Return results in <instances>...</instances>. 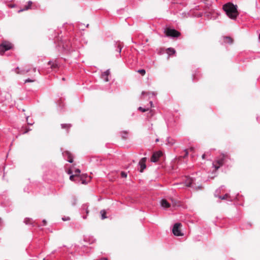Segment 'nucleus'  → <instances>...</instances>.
I'll use <instances>...</instances> for the list:
<instances>
[{
    "instance_id": "nucleus-1",
    "label": "nucleus",
    "mask_w": 260,
    "mask_h": 260,
    "mask_svg": "<svg viewBox=\"0 0 260 260\" xmlns=\"http://www.w3.org/2000/svg\"><path fill=\"white\" fill-rule=\"evenodd\" d=\"M199 173H200L196 172L192 174L190 176H185L184 179L185 185L196 190H202L203 187L201 184L199 183L202 178L200 175H198Z\"/></svg>"
},
{
    "instance_id": "nucleus-2",
    "label": "nucleus",
    "mask_w": 260,
    "mask_h": 260,
    "mask_svg": "<svg viewBox=\"0 0 260 260\" xmlns=\"http://www.w3.org/2000/svg\"><path fill=\"white\" fill-rule=\"evenodd\" d=\"M222 9L231 19L236 20L239 15L237 6L231 2H228L224 4L222 6Z\"/></svg>"
},
{
    "instance_id": "nucleus-3",
    "label": "nucleus",
    "mask_w": 260,
    "mask_h": 260,
    "mask_svg": "<svg viewBox=\"0 0 260 260\" xmlns=\"http://www.w3.org/2000/svg\"><path fill=\"white\" fill-rule=\"evenodd\" d=\"M231 159L227 154H221L213 162L212 165L215 170H218L222 166H229Z\"/></svg>"
},
{
    "instance_id": "nucleus-4",
    "label": "nucleus",
    "mask_w": 260,
    "mask_h": 260,
    "mask_svg": "<svg viewBox=\"0 0 260 260\" xmlns=\"http://www.w3.org/2000/svg\"><path fill=\"white\" fill-rule=\"evenodd\" d=\"M70 179L77 184H86L90 181L91 177L87 174H82L81 175L74 174L70 175Z\"/></svg>"
},
{
    "instance_id": "nucleus-5",
    "label": "nucleus",
    "mask_w": 260,
    "mask_h": 260,
    "mask_svg": "<svg viewBox=\"0 0 260 260\" xmlns=\"http://www.w3.org/2000/svg\"><path fill=\"white\" fill-rule=\"evenodd\" d=\"M164 32L166 36L171 38H178L181 35V33L179 31L171 27L166 28Z\"/></svg>"
},
{
    "instance_id": "nucleus-6",
    "label": "nucleus",
    "mask_w": 260,
    "mask_h": 260,
    "mask_svg": "<svg viewBox=\"0 0 260 260\" xmlns=\"http://www.w3.org/2000/svg\"><path fill=\"white\" fill-rule=\"evenodd\" d=\"M13 47V45L9 42L4 41L0 44V53H4L6 51L10 50Z\"/></svg>"
},
{
    "instance_id": "nucleus-7",
    "label": "nucleus",
    "mask_w": 260,
    "mask_h": 260,
    "mask_svg": "<svg viewBox=\"0 0 260 260\" xmlns=\"http://www.w3.org/2000/svg\"><path fill=\"white\" fill-rule=\"evenodd\" d=\"M114 46L115 48V51L117 52V54H116V57H120L121 49L123 47V43L119 41H114Z\"/></svg>"
},
{
    "instance_id": "nucleus-8",
    "label": "nucleus",
    "mask_w": 260,
    "mask_h": 260,
    "mask_svg": "<svg viewBox=\"0 0 260 260\" xmlns=\"http://www.w3.org/2000/svg\"><path fill=\"white\" fill-rule=\"evenodd\" d=\"M62 48L67 52H71L75 50L74 47L70 40L62 43Z\"/></svg>"
},
{
    "instance_id": "nucleus-9",
    "label": "nucleus",
    "mask_w": 260,
    "mask_h": 260,
    "mask_svg": "<svg viewBox=\"0 0 260 260\" xmlns=\"http://www.w3.org/2000/svg\"><path fill=\"white\" fill-rule=\"evenodd\" d=\"M181 225V224L178 222L174 224L172 229V232L175 236H180L182 235V234L181 233L180 230H179V228Z\"/></svg>"
},
{
    "instance_id": "nucleus-10",
    "label": "nucleus",
    "mask_w": 260,
    "mask_h": 260,
    "mask_svg": "<svg viewBox=\"0 0 260 260\" xmlns=\"http://www.w3.org/2000/svg\"><path fill=\"white\" fill-rule=\"evenodd\" d=\"M147 161V158L146 157H143L142 158L139 163H138V170L141 172L142 173L144 169L146 168V162Z\"/></svg>"
},
{
    "instance_id": "nucleus-11",
    "label": "nucleus",
    "mask_w": 260,
    "mask_h": 260,
    "mask_svg": "<svg viewBox=\"0 0 260 260\" xmlns=\"http://www.w3.org/2000/svg\"><path fill=\"white\" fill-rule=\"evenodd\" d=\"M162 154V152L160 151L154 152L150 158V161L152 162H157Z\"/></svg>"
},
{
    "instance_id": "nucleus-12",
    "label": "nucleus",
    "mask_w": 260,
    "mask_h": 260,
    "mask_svg": "<svg viewBox=\"0 0 260 260\" xmlns=\"http://www.w3.org/2000/svg\"><path fill=\"white\" fill-rule=\"evenodd\" d=\"M64 158L68 162L72 163L73 162V156L71 153L68 151H64L62 152Z\"/></svg>"
},
{
    "instance_id": "nucleus-13",
    "label": "nucleus",
    "mask_w": 260,
    "mask_h": 260,
    "mask_svg": "<svg viewBox=\"0 0 260 260\" xmlns=\"http://www.w3.org/2000/svg\"><path fill=\"white\" fill-rule=\"evenodd\" d=\"M225 191V186L221 185L215 190L214 195H219V194L229 195V193L226 192Z\"/></svg>"
},
{
    "instance_id": "nucleus-14",
    "label": "nucleus",
    "mask_w": 260,
    "mask_h": 260,
    "mask_svg": "<svg viewBox=\"0 0 260 260\" xmlns=\"http://www.w3.org/2000/svg\"><path fill=\"white\" fill-rule=\"evenodd\" d=\"M48 64L52 70H56L59 68V62L56 59L49 61Z\"/></svg>"
},
{
    "instance_id": "nucleus-15",
    "label": "nucleus",
    "mask_w": 260,
    "mask_h": 260,
    "mask_svg": "<svg viewBox=\"0 0 260 260\" xmlns=\"http://www.w3.org/2000/svg\"><path fill=\"white\" fill-rule=\"evenodd\" d=\"M12 71L16 72L17 74L24 75L30 71L29 69H20L19 67H17L12 70Z\"/></svg>"
},
{
    "instance_id": "nucleus-16",
    "label": "nucleus",
    "mask_w": 260,
    "mask_h": 260,
    "mask_svg": "<svg viewBox=\"0 0 260 260\" xmlns=\"http://www.w3.org/2000/svg\"><path fill=\"white\" fill-rule=\"evenodd\" d=\"M219 200L232 202V200L236 198L237 196H217Z\"/></svg>"
},
{
    "instance_id": "nucleus-17",
    "label": "nucleus",
    "mask_w": 260,
    "mask_h": 260,
    "mask_svg": "<svg viewBox=\"0 0 260 260\" xmlns=\"http://www.w3.org/2000/svg\"><path fill=\"white\" fill-rule=\"evenodd\" d=\"M110 74V70H107L106 71L103 72L102 74V78L104 79L105 82H108L109 81L108 76Z\"/></svg>"
},
{
    "instance_id": "nucleus-18",
    "label": "nucleus",
    "mask_w": 260,
    "mask_h": 260,
    "mask_svg": "<svg viewBox=\"0 0 260 260\" xmlns=\"http://www.w3.org/2000/svg\"><path fill=\"white\" fill-rule=\"evenodd\" d=\"M32 4V3L31 1H28L27 2V4L26 5H25L23 9L19 10L18 12H22L23 11L27 10L28 9H31V7Z\"/></svg>"
},
{
    "instance_id": "nucleus-19",
    "label": "nucleus",
    "mask_w": 260,
    "mask_h": 260,
    "mask_svg": "<svg viewBox=\"0 0 260 260\" xmlns=\"http://www.w3.org/2000/svg\"><path fill=\"white\" fill-rule=\"evenodd\" d=\"M223 41L225 43L231 44L233 42V40L231 37L226 36L223 37Z\"/></svg>"
},
{
    "instance_id": "nucleus-20",
    "label": "nucleus",
    "mask_w": 260,
    "mask_h": 260,
    "mask_svg": "<svg viewBox=\"0 0 260 260\" xmlns=\"http://www.w3.org/2000/svg\"><path fill=\"white\" fill-rule=\"evenodd\" d=\"M88 204H83L82 206V209H81V213L82 214H83L84 212L86 213V215H87L89 213V210H88Z\"/></svg>"
},
{
    "instance_id": "nucleus-21",
    "label": "nucleus",
    "mask_w": 260,
    "mask_h": 260,
    "mask_svg": "<svg viewBox=\"0 0 260 260\" xmlns=\"http://www.w3.org/2000/svg\"><path fill=\"white\" fill-rule=\"evenodd\" d=\"M24 223L26 225H32L34 226L33 220L30 218H25L24 220Z\"/></svg>"
},
{
    "instance_id": "nucleus-22",
    "label": "nucleus",
    "mask_w": 260,
    "mask_h": 260,
    "mask_svg": "<svg viewBox=\"0 0 260 260\" xmlns=\"http://www.w3.org/2000/svg\"><path fill=\"white\" fill-rule=\"evenodd\" d=\"M161 206L165 208H167L168 207H170V204L165 199H162L161 201Z\"/></svg>"
},
{
    "instance_id": "nucleus-23",
    "label": "nucleus",
    "mask_w": 260,
    "mask_h": 260,
    "mask_svg": "<svg viewBox=\"0 0 260 260\" xmlns=\"http://www.w3.org/2000/svg\"><path fill=\"white\" fill-rule=\"evenodd\" d=\"M166 52L169 56H171L176 53L175 50L171 47L167 48L166 50Z\"/></svg>"
},
{
    "instance_id": "nucleus-24",
    "label": "nucleus",
    "mask_w": 260,
    "mask_h": 260,
    "mask_svg": "<svg viewBox=\"0 0 260 260\" xmlns=\"http://www.w3.org/2000/svg\"><path fill=\"white\" fill-rule=\"evenodd\" d=\"M61 127L63 129H66L67 132H69V129L72 127L71 124H61Z\"/></svg>"
},
{
    "instance_id": "nucleus-25",
    "label": "nucleus",
    "mask_w": 260,
    "mask_h": 260,
    "mask_svg": "<svg viewBox=\"0 0 260 260\" xmlns=\"http://www.w3.org/2000/svg\"><path fill=\"white\" fill-rule=\"evenodd\" d=\"M121 136L122 138L125 140L127 138L128 133L127 131H124L120 132Z\"/></svg>"
},
{
    "instance_id": "nucleus-26",
    "label": "nucleus",
    "mask_w": 260,
    "mask_h": 260,
    "mask_svg": "<svg viewBox=\"0 0 260 260\" xmlns=\"http://www.w3.org/2000/svg\"><path fill=\"white\" fill-rule=\"evenodd\" d=\"M22 129L23 130V132H22V134H26L28 132L31 131V129L28 128L27 126H26V125L23 126L22 127Z\"/></svg>"
},
{
    "instance_id": "nucleus-27",
    "label": "nucleus",
    "mask_w": 260,
    "mask_h": 260,
    "mask_svg": "<svg viewBox=\"0 0 260 260\" xmlns=\"http://www.w3.org/2000/svg\"><path fill=\"white\" fill-rule=\"evenodd\" d=\"M101 214L102 219H104L107 218V217L106 216V212L104 210H102L101 211Z\"/></svg>"
},
{
    "instance_id": "nucleus-28",
    "label": "nucleus",
    "mask_w": 260,
    "mask_h": 260,
    "mask_svg": "<svg viewBox=\"0 0 260 260\" xmlns=\"http://www.w3.org/2000/svg\"><path fill=\"white\" fill-rule=\"evenodd\" d=\"M149 110V108H144L142 107H139L138 108V110L142 112H146V111H148V110Z\"/></svg>"
},
{
    "instance_id": "nucleus-29",
    "label": "nucleus",
    "mask_w": 260,
    "mask_h": 260,
    "mask_svg": "<svg viewBox=\"0 0 260 260\" xmlns=\"http://www.w3.org/2000/svg\"><path fill=\"white\" fill-rule=\"evenodd\" d=\"M120 175L122 178H126L127 177V174L125 172L122 171L120 173Z\"/></svg>"
},
{
    "instance_id": "nucleus-30",
    "label": "nucleus",
    "mask_w": 260,
    "mask_h": 260,
    "mask_svg": "<svg viewBox=\"0 0 260 260\" xmlns=\"http://www.w3.org/2000/svg\"><path fill=\"white\" fill-rule=\"evenodd\" d=\"M138 73H140L142 75H144L146 73V71L144 69H140L138 70Z\"/></svg>"
},
{
    "instance_id": "nucleus-31",
    "label": "nucleus",
    "mask_w": 260,
    "mask_h": 260,
    "mask_svg": "<svg viewBox=\"0 0 260 260\" xmlns=\"http://www.w3.org/2000/svg\"><path fill=\"white\" fill-rule=\"evenodd\" d=\"M166 50L164 48H161L159 49L158 54H162L165 52Z\"/></svg>"
},
{
    "instance_id": "nucleus-32",
    "label": "nucleus",
    "mask_w": 260,
    "mask_h": 260,
    "mask_svg": "<svg viewBox=\"0 0 260 260\" xmlns=\"http://www.w3.org/2000/svg\"><path fill=\"white\" fill-rule=\"evenodd\" d=\"M80 172H81L80 170L79 169H76L75 170V174H78V175H81L80 174Z\"/></svg>"
},
{
    "instance_id": "nucleus-33",
    "label": "nucleus",
    "mask_w": 260,
    "mask_h": 260,
    "mask_svg": "<svg viewBox=\"0 0 260 260\" xmlns=\"http://www.w3.org/2000/svg\"><path fill=\"white\" fill-rule=\"evenodd\" d=\"M34 81V80L31 79L30 78H28L24 80V83L32 82Z\"/></svg>"
},
{
    "instance_id": "nucleus-34",
    "label": "nucleus",
    "mask_w": 260,
    "mask_h": 260,
    "mask_svg": "<svg viewBox=\"0 0 260 260\" xmlns=\"http://www.w3.org/2000/svg\"><path fill=\"white\" fill-rule=\"evenodd\" d=\"M62 220L63 221H68V220H70V218L69 217H63L62 218Z\"/></svg>"
},
{
    "instance_id": "nucleus-35",
    "label": "nucleus",
    "mask_w": 260,
    "mask_h": 260,
    "mask_svg": "<svg viewBox=\"0 0 260 260\" xmlns=\"http://www.w3.org/2000/svg\"><path fill=\"white\" fill-rule=\"evenodd\" d=\"M28 118H29L28 116L26 117V121H27V124L30 125H32L34 124V122H29V121H28Z\"/></svg>"
},
{
    "instance_id": "nucleus-36",
    "label": "nucleus",
    "mask_w": 260,
    "mask_h": 260,
    "mask_svg": "<svg viewBox=\"0 0 260 260\" xmlns=\"http://www.w3.org/2000/svg\"><path fill=\"white\" fill-rule=\"evenodd\" d=\"M202 158L203 159H210V158H208V156H207V154L206 153H204L203 155H202Z\"/></svg>"
},
{
    "instance_id": "nucleus-37",
    "label": "nucleus",
    "mask_w": 260,
    "mask_h": 260,
    "mask_svg": "<svg viewBox=\"0 0 260 260\" xmlns=\"http://www.w3.org/2000/svg\"><path fill=\"white\" fill-rule=\"evenodd\" d=\"M67 173L69 175H73L72 174L73 172H72V171L71 169L68 170V171H67Z\"/></svg>"
},
{
    "instance_id": "nucleus-38",
    "label": "nucleus",
    "mask_w": 260,
    "mask_h": 260,
    "mask_svg": "<svg viewBox=\"0 0 260 260\" xmlns=\"http://www.w3.org/2000/svg\"><path fill=\"white\" fill-rule=\"evenodd\" d=\"M76 204V200L75 199V198H74L73 199V202L72 203V205L73 206H74Z\"/></svg>"
},
{
    "instance_id": "nucleus-39",
    "label": "nucleus",
    "mask_w": 260,
    "mask_h": 260,
    "mask_svg": "<svg viewBox=\"0 0 260 260\" xmlns=\"http://www.w3.org/2000/svg\"><path fill=\"white\" fill-rule=\"evenodd\" d=\"M42 222L43 223V225H45L46 224L47 221L45 219L43 220Z\"/></svg>"
},
{
    "instance_id": "nucleus-40",
    "label": "nucleus",
    "mask_w": 260,
    "mask_h": 260,
    "mask_svg": "<svg viewBox=\"0 0 260 260\" xmlns=\"http://www.w3.org/2000/svg\"><path fill=\"white\" fill-rule=\"evenodd\" d=\"M192 81H193V82L196 81V75H193Z\"/></svg>"
},
{
    "instance_id": "nucleus-41",
    "label": "nucleus",
    "mask_w": 260,
    "mask_h": 260,
    "mask_svg": "<svg viewBox=\"0 0 260 260\" xmlns=\"http://www.w3.org/2000/svg\"><path fill=\"white\" fill-rule=\"evenodd\" d=\"M185 154L184 156V157L188 155V151L186 150H185Z\"/></svg>"
},
{
    "instance_id": "nucleus-42",
    "label": "nucleus",
    "mask_w": 260,
    "mask_h": 260,
    "mask_svg": "<svg viewBox=\"0 0 260 260\" xmlns=\"http://www.w3.org/2000/svg\"><path fill=\"white\" fill-rule=\"evenodd\" d=\"M2 219L0 218V228L2 227Z\"/></svg>"
},
{
    "instance_id": "nucleus-43",
    "label": "nucleus",
    "mask_w": 260,
    "mask_h": 260,
    "mask_svg": "<svg viewBox=\"0 0 260 260\" xmlns=\"http://www.w3.org/2000/svg\"><path fill=\"white\" fill-rule=\"evenodd\" d=\"M205 153L207 154V156L208 157V156H209L210 155V153L209 152H206Z\"/></svg>"
},
{
    "instance_id": "nucleus-44",
    "label": "nucleus",
    "mask_w": 260,
    "mask_h": 260,
    "mask_svg": "<svg viewBox=\"0 0 260 260\" xmlns=\"http://www.w3.org/2000/svg\"><path fill=\"white\" fill-rule=\"evenodd\" d=\"M146 93V92L145 91H142V95H144Z\"/></svg>"
},
{
    "instance_id": "nucleus-45",
    "label": "nucleus",
    "mask_w": 260,
    "mask_h": 260,
    "mask_svg": "<svg viewBox=\"0 0 260 260\" xmlns=\"http://www.w3.org/2000/svg\"><path fill=\"white\" fill-rule=\"evenodd\" d=\"M149 103H150V105H151V107H152V105H153V102H152V101H150V102H149Z\"/></svg>"
},
{
    "instance_id": "nucleus-46",
    "label": "nucleus",
    "mask_w": 260,
    "mask_h": 260,
    "mask_svg": "<svg viewBox=\"0 0 260 260\" xmlns=\"http://www.w3.org/2000/svg\"><path fill=\"white\" fill-rule=\"evenodd\" d=\"M36 70H37V69H36V68H33V70H33V72H36Z\"/></svg>"
},
{
    "instance_id": "nucleus-47",
    "label": "nucleus",
    "mask_w": 260,
    "mask_h": 260,
    "mask_svg": "<svg viewBox=\"0 0 260 260\" xmlns=\"http://www.w3.org/2000/svg\"><path fill=\"white\" fill-rule=\"evenodd\" d=\"M101 260H108V258L106 257H104L101 259Z\"/></svg>"
},
{
    "instance_id": "nucleus-48",
    "label": "nucleus",
    "mask_w": 260,
    "mask_h": 260,
    "mask_svg": "<svg viewBox=\"0 0 260 260\" xmlns=\"http://www.w3.org/2000/svg\"><path fill=\"white\" fill-rule=\"evenodd\" d=\"M82 217H83V219H86L87 216H83Z\"/></svg>"
},
{
    "instance_id": "nucleus-49",
    "label": "nucleus",
    "mask_w": 260,
    "mask_h": 260,
    "mask_svg": "<svg viewBox=\"0 0 260 260\" xmlns=\"http://www.w3.org/2000/svg\"><path fill=\"white\" fill-rule=\"evenodd\" d=\"M175 205L178 206H179L180 205V203H178V204L175 203Z\"/></svg>"
},
{
    "instance_id": "nucleus-50",
    "label": "nucleus",
    "mask_w": 260,
    "mask_h": 260,
    "mask_svg": "<svg viewBox=\"0 0 260 260\" xmlns=\"http://www.w3.org/2000/svg\"><path fill=\"white\" fill-rule=\"evenodd\" d=\"M168 143H170V144H172V145H173V143H174L173 142H170V141H168Z\"/></svg>"
},
{
    "instance_id": "nucleus-51",
    "label": "nucleus",
    "mask_w": 260,
    "mask_h": 260,
    "mask_svg": "<svg viewBox=\"0 0 260 260\" xmlns=\"http://www.w3.org/2000/svg\"><path fill=\"white\" fill-rule=\"evenodd\" d=\"M151 93L152 95H155V93H154V92H151Z\"/></svg>"
},
{
    "instance_id": "nucleus-52",
    "label": "nucleus",
    "mask_w": 260,
    "mask_h": 260,
    "mask_svg": "<svg viewBox=\"0 0 260 260\" xmlns=\"http://www.w3.org/2000/svg\"><path fill=\"white\" fill-rule=\"evenodd\" d=\"M258 38L260 40V34H259Z\"/></svg>"
},
{
    "instance_id": "nucleus-53",
    "label": "nucleus",
    "mask_w": 260,
    "mask_h": 260,
    "mask_svg": "<svg viewBox=\"0 0 260 260\" xmlns=\"http://www.w3.org/2000/svg\"><path fill=\"white\" fill-rule=\"evenodd\" d=\"M62 79L63 80H65L64 78H62Z\"/></svg>"
},
{
    "instance_id": "nucleus-54",
    "label": "nucleus",
    "mask_w": 260,
    "mask_h": 260,
    "mask_svg": "<svg viewBox=\"0 0 260 260\" xmlns=\"http://www.w3.org/2000/svg\"><path fill=\"white\" fill-rule=\"evenodd\" d=\"M156 142H157V141H158V139H157L156 140Z\"/></svg>"
},
{
    "instance_id": "nucleus-55",
    "label": "nucleus",
    "mask_w": 260,
    "mask_h": 260,
    "mask_svg": "<svg viewBox=\"0 0 260 260\" xmlns=\"http://www.w3.org/2000/svg\"><path fill=\"white\" fill-rule=\"evenodd\" d=\"M43 260H45L44 259Z\"/></svg>"
}]
</instances>
